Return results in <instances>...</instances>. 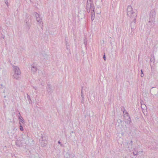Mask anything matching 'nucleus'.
I'll list each match as a JSON object with an SVG mask.
<instances>
[{
    "label": "nucleus",
    "instance_id": "6",
    "mask_svg": "<svg viewBox=\"0 0 158 158\" xmlns=\"http://www.w3.org/2000/svg\"><path fill=\"white\" fill-rule=\"evenodd\" d=\"M141 77H143V75H142V74H141Z\"/></svg>",
    "mask_w": 158,
    "mask_h": 158
},
{
    "label": "nucleus",
    "instance_id": "3",
    "mask_svg": "<svg viewBox=\"0 0 158 158\" xmlns=\"http://www.w3.org/2000/svg\"><path fill=\"white\" fill-rule=\"evenodd\" d=\"M23 121L22 119H20L19 121V123L20 124H21V123H23Z\"/></svg>",
    "mask_w": 158,
    "mask_h": 158
},
{
    "label": "nucleus",
    "instance_id": "7",
    "mask_svg": "<svg viewBox=\"0 0 158 158\" xmlns=\"http://www.w3.org/2000/svg\"><path fill=\"white\" fill-rule=\"evenodd\" d=\"M58 143H60V141H59V142H58Z\"/></svg>",
    "mask_w": 158,
    "mask_h": 158
},
{
    "label": "nucleus",
    "instance_id": "4",
    "mask_svg": "<svg viewBox=\"0 0 158 158\" xmlns=\"http://www.w3.org/2000/svg\"><path fill=\"white\" fill-rule=\"evenodd\" d=\"M103 58H104V60H106V57H105V55H104Z\"/></svg>",
    "mask_w": 158,
    "mask_h": 158
},
{
    "label": "nucleus",
    "instance_id": "2",
    "mask_svg": "<svg viewBox=\"0 0 158 158\" xmlns=\"http://www.w3.org/2000/svg\"><path fill=\"white\" fill-rule=\"evenodd\" d=\"M20 129L22 131H23V127L21 125L20 126Z\"/></svg>",
    "mask_w": 158,
    "mask_h": 158
},
{
    "label": "nucleus",
    "instance_id": "1",
    "mask_svg": "<svg viewBox=\"0 0 158 158\" xmlns=\"http://www.w3.org/2000/svg\"><path fill=\"white\" fill-rule=\"evenodd\" d=\"M14 69H15V72L16 74L17 75H19L20 74V70L18 67H15L14 68Z\"/></svg>",
    "mask_w": 158,
    "mask_h": 158
},
{
    "label": "nucleus",
    "instance_id": "5",
    "mask_svg": "<svg viewBox=\"0 0 158 158\" xmlns=\"http://www.w3.org/2000/svg\"><path fill=\"white\" fill-rule=\"evenodd\" d=\"M141 72L142 73V74H143V72L142 70H141Z\"/></svg>",
    "mask_w": 158,
    "mask_h": 158
}]
</instances>
